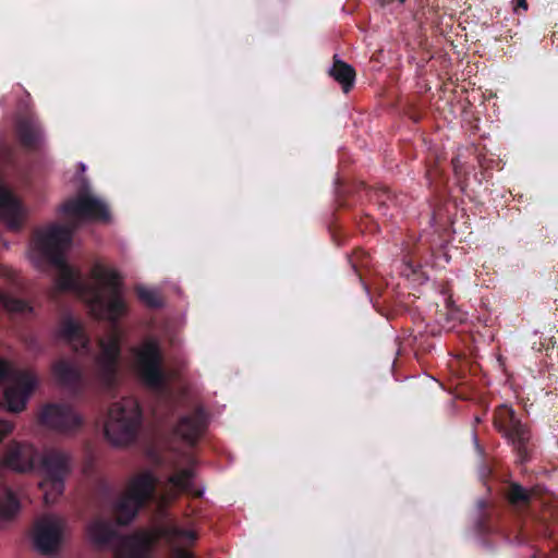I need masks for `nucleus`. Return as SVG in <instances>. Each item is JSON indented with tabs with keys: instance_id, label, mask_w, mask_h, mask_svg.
Masks as SVG:
<instances>
[{
	"instance_id": "1",
	"label": "nucleus",
	"mask_w": 558,
	"mask_h": 558,
	"mask_svg": "<svg viewBox=\"0 0 558 558\" xmlns=\"http://www.w3.org/2000/svg\"><path fill=\"white\" fill-rule=\"evenodd\" d=\"M92 287L82 291V296L89 304L90 311L98 317L114 320L125 311L121 293V278L110 266L95 263L90 271Z\"/></svg>"
},
{
	"instance_id": "2",
	"label": "nucleus",
	"mask_w": 558,
	"mask_h": 558,
	"mask_svg": "<svg viewBox=\"0 0 558 558\" xmlns=\"http://www.w3.org/2000/svg\"><path fill=\"white\" fill-rule=\"evenodd\" d=\"M72 230L59 226H51L37 233L32 243L31 258L44 255L58 269V286L61 289L77 288V272L69 267L63 258L64 252L70 247Z\"/></svg>"
},
{
	"instance_id": "3",
	"label": "nucleus",
	"mask_w": 558,
	"mask_h": 558,
	"mask_svg": "<svg viewBox=\"0 0 558 558\" xmlns=\"http://www.w3.org/2000/svg\"><path fill=\"white\" fill-rule=\"evenodd\" d=\"M166 536L173 546V558H192L190 551L175 548V545H191L196 539L193 531L170 529H154L132 536L121 538L113 549V558H148L150 545L159 537Z\"/></svg>"
},
{
	"instance_id": "4",
	"label": "nucleus",
	"mask_w": 558,
	"mask_h": 558,
	"mask_svg": "<svg viewBox=\"0 0 558 558\" xmlns=\"http://www.w3.org/2000/svg\"><path fill=\"white\" fill-rule=\"evenodd\" d=\"M141 423V410L137 401L125 398L114 402L104 424L106 438L113 445H122L131 439Z\"/></svg>"
},
{
	"instance_id": "5",
	"label": "nucleus",
	"mask_w": 558,
	"mask_h": 558,
	"mask_svg": "<svg viewBox=\"0 0 558 558\" xmlns=\"http://www.w3.org/2000/svg\"><path fill=\"white\" fill-rule=\"evenodd\" d=\"M7 381L1 405L10 412L22 411L37 386V378L33 373L14 371L12 365L0 359V383Z\"/></svg>"
},
{
	"instance_id": "6",
	"label": "nucleus",
	"mask_w": 558,
	"mask_h": 558,
	"mask_svg": "<svg viewBox=\"0 0 558 558\" xmlns=\"http://www.w3.org/2000/svg\"><path fill=\"white\" fill-rule=\"evenodd\" d=\"M155 486L156 478L150 473L141 474L129 483L126 492L114 508L120 524H126L135 518L138 510L150 498Z\"/></svg>"
},
{
	"instance_id": "7",
	"label": "nucleus",
	"mask_w": 558,
	"mask_h": 558,
	"mask_svg": "<svg viewBox=\"0 0 558 558\" xmlns=\"http://www.w3.org/2000/svg\"><path fill=\"white\" fill-rule=\"evenodd\" d=\"M60 214L63 219L74 223L83 220L109 221L110 219L107 204L88 191L64 203L60 207Z\"/></svg>"
},
{
	"instance_id": "8",
	"label": "nucleus",
	"mask_w": 558,
	"mask_h": 558,
	"mask_svg": "<svg viewBox=\"0 0 558 558\" xmlns=\"http://www.w3.org/2000/svg\"><path fill=\"white\" fill-rule=\"evenodd\" d=\"M66 535L65 521L56 515H45L35 525L34 543L43 554H52L59 549Z\"/></svg>"
},
{
	"instance_id": "9",
	"label": "nucleus",
	"mask_w": 558,
	"mask_h": 558,
	"mask_svg": "<svg viewBox=\"0 0 558 558\" xmlns=\"http://www.w3.org/2000/svg\"><path fill=\"white\" fill-rule=\"evenodd\" d=\"M135 368L147 386L161 384L160 352L155 341H147L135 350Z\"/></svg>"
},
{
	"instance_id": "10",
	"label": "nucleus",
	"mask_w": 558,
	"mask_h": 558,
	"mask_svg": "<svg viewBox=\"0 0 558 558\" xmlns=\"http://www.w3.org/2000/svg\"><path fill=\"white\" fill-rule=\"evenodd\" d=\"M39 420L43 425L61 434H71L82 426V416L73 409L61 404H48L43 408Z\"/></svg>"
},
{
	"instance_id": "11",
	"label": "nucleus",
	"mask_w": 558,
	"mask_h": 558,
	"mask_svg": "<svg viewBox=\"0 0 558 558\" xmlns=\"http://www.w3.org/2000/svg\"><path fill=\"white\" fill-rule=\"evenodd\" d=\"M496 424L514 448L521 452L530 436L526 427L515 417L514 410L511 407L501 405L497 413Z\"/></svg>"
},
{
	"instance_id": "12",
	"label": "nucleus",
	"mask_w": 558,
	"mask_h": 558,
	"mask_svg": "<svg viewBox=\"0 0 558 558\" xmlns=\"http://www.w3.org/2000/svg\"><path fill=\"white\" fill-rule=\"evenodd\" d=\"M101 352L97 359L99 373L107 376L113 372L120 352V338L117 331H112L106 339L100 341Z\"/></svg>"
},
{
	"instance_id": "13",
	"label": "nucleus",
	"mask_w": 558,
	"mask_h": 558,
	"mask_svg": "<svg viewBox=\"0 0 558 558\" xmlns=\"http://www.w3.org/2000/svg\"><path fill=\"white\" fill-rule=\"evenodd\" d=\"M22 216L19 202L7 187L0 185V222L9 229H16Z\"/></svg>"
},
{
	"instance_id": "14",
	"label": "nucleus",
	"mask_w": 558,
	"mask_h": 558,
	"mask_svg": "<svg viewBox=\"0 0 558 558\" xmlns=\"http://www.w3.org/2000/svg\"><path fill=\"white\" fill-rule=\"evenodd\" d=\"M206 424L203 411H195L189 416L180 420L175 434L182 439L192 442L197 439L204 430Z\"/></svg>"
},
{
	"instance_id": "15",
	"label": "nucleus",
	"mask_w": 558,
	"mask_h": 558,
	"mask_svg": "<svg viewBox=\"0 0 558 558\" xmlns=\"http://www.w3.org/2000/svg\"><path fill=\"white\" fill-rule=\"evenodd\" d=\"M192 473L189 471L178 473L170 477L166 485L165 494L161 496L160 504L171 501L177 498L179 494L187 490L192 485Z\"/></svg>"
},
{
	"instance_id": "16",
	"label": "nucleus",
	"mask_w": 558,
	"mask_h": 558,
	"mask_svg": "<svg viewBox=\"0 0 558 558\" xmlns=\"http://www.w3.org/2000/svg\"><path fill=\"white\" fill-rule=\"evenodd\" d=\"M329 74L337 81L344 93H348L355 80L354 69L341 60H335L332 66L329 70Z\"/></svg>"
},
{
	"instance_id": "17",
	"label": "nucleus",
	"mask_w": 558,
	"mask_h": 558,
	"mask_svg": "<svg viewBox=\"0 0 558 558\" xmlns=\"http://www.w3.org/2000/svg\"><path fill=\"white\" fill-rule=\"evenodd\" d=\"M112 535V530L107 522L95 520L87 525V539L94 545H102L107 543Z\"/></svg>"
},
{
	"instance_id": "18",
	"label": "nucleus",
	"mask_w": 558,
	"mask_h": 558,
	"mask_svg": "<svg viewBox=\"0 0 558 558\" xmlns=\"http://www.w3.org/2000/svg\"><path fill=\"white\" fill-rule=\"evenodd\" d=\"M59 336L71 343L75 350H77L78 343L82 347H85L87 343V340L81 330V326L73 319H66L63 322Z\"/></svg>"
},
{
	"instance_id": "19",
	"label": "nucleus",
	"mask_w": 558,
	"mask_h": 558,
	"mask_svg": "<svg viewBox=\"0 0 558 558\" xmlns=\"http://www.w3.org/2000/svg\"><path fill=\"white\" fill-rule=\"evenodd\" d=\"M19 138L25 146H33L41 138V132L33 120H22L17 124Z\"/></svg>"
},
{
	"instance_id": "20",
	"label": "nucleus",
	"mask_w": 558,
	"mask_h": 558,
	"mask_svg": "<svg viewBox=\"0 0 558 558\" xmlns=\"http://www.w3.org/2000/svg\"><path fill=\"white\" fill-rule=\"evenodd\" d=\"M53 375L60 384H71L78 378V372L69 363L61 361L53 366Z\"/></svg>"
},
{
	"instance_id": "21",
	"label": "nucleus",
	"mask_w": 558,
	"mask_h": 558,
	"mask_svg": "<svg viewBox=\"0 0 558 558\" xmlns=\"http://www.w3.org/2000/svg\"><path fill=\"white\" fill-rule=\"evenodd\" d=\"M19 510L20 504L12 494H8L3 500L0 501V517L2 519L7 520L14 517Z\"/></svg>"
},
{
	"instance_id": "22",
	"label": "nucleus",
	"mask_w": 558,
	"mask_h": 558,
	"mask_svg": "<svg viewBox=\"0 0 558 558\" xmlns=\"http://www.w3.org/2000/svg\"><path fill=\"white\" fill-rule=\"evenodd\" d=\"M137 295L140 300L147 306L157 307L161 305L160 296L154 289L140 287L137 288Z\"/></svg>"
},
{
	"instance_id": "23",
	"label": "nucleus",
	"mask_w": 558,
	"mask_h": 558,
	"mask_svg": "<svg viewBox=\"0 0 558 558\" xmlns=\"http://www.w3.org/2000/svg\"><path fill=\"white\" fill-rule=\"evenodd\" d=\"M508 497L510 502L519 504L527 501L530 499V493L522 486L513 484L509 489Z\"/></svg>"
},
{
	"instance_id": "24",
	"label": "nucleus",
	"mask_w": 558,
	"mask_h": 558,
	"mask_svg": "<svg viewBox=\"0 0 558 558\" xmlns=\"http://www.w3.org/2000/svg\"><path fill=\"white\" fill-rule=\"evenodd\" d=\"M14 429V424L9 421H0V442Z\"/></svg>"
},
{
	"instance_id": "25",
	"label": "nucleus",
	"mask_w": 558,
	"mask_h": 558,
	"mask_svg": "<svg viewBox=\"0 0 558 558\" xmlns=\"http://www.w3.org/2000/svg\"><path fill=\"white\" fill-rule=\"evenodd\" d=\"M2 303L4 305V307L7 310H9L10 312H17V311H22L23 310V304L22 302L17 301V300H2Z\"/></svg>"
},
{
	"instance_id": "26",
	"label": "nucleus",
	"mask_w": 558,
	"mask_h": 558,
	"mask_svg": "<svg viewBox=\"0 0 558 558\" xmlns=\"http://www.w3.org/2000/svg\"><path fill=\"white\" fill-rule=\"evenodd\" d=\"M513 10L514 12L518 11V9H522L523 11L527 10V2L526 0H513Z\"/></svg>"
}]
</instances>
